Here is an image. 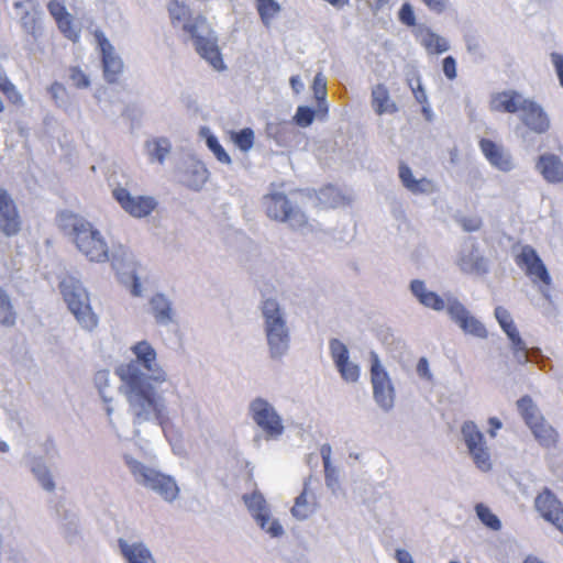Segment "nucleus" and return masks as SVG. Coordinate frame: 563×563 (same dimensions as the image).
Segmentation results:
<instances>
[{"instance_id":"nucleus-1","label":"nucleus","mask_w":563,"mask_h":563,"mask_svg":"<svg viewBox=\"0 0 563 563\" xmlns=\"http://www.w3.org/2000/svg\"><path fill=\"white\" fill-rule=\"evenodd\" d=\"M137 363L147 372L150 377H145L133 364H122L115 369L124 385V395L134 416L135 423H142L154 415L161 426L168 421L165 411V404L157 389V384L166 382V375L163 371H155L156 352L147 341H140L132 346Z\"/></svg>"},{"instance_id":"nucleus-2","label":"nucleus","mask_w":563,"mask_h":563,"mask_svg":"<svg viewBox=\"0 0 563 563\" xmlns=\"http://www.w3.org/2000/svg\"><path fill=\"white\" fill-rule=\"evenodd\" d=\"M62 220L71 229L73 241L78 251L90 262L103 263L109 260L108 244L98 229L85 218L64 212Z\"/></svg>"},{"instance_id":"nucleus-3","label":"nucleus","mask_w":563,"mask_h":563,"mask_svg":"<svg viewBox=\"0 0 563 563\" xmlns=\"http://www.w3.org/2000/svg\"><path fill=\"white\" fill-rule=\"evenodd\" d=\"M183 30L190 35L197 53L203 59L218 71L225 69V64L218 46V40L213 35L205 16H195L194 20L183 25Z\"/></svg>"},{"instance_id":"nucleus-4","label":"nucleus","mask_w":563,"mask_h":563,"mask_svg":"<svg viewBox=\"0 0 563 563\" xmlns=\"http://www.w3.org/2000/svg\"><path fill=\"white\" fill-rule=\"evenodd\" d=\"M59 289L69 310L80 325L91 331L98 324V318L92 311L87 291L80 282L71 276H66L59 283Z\"/></svg>"},{"instance_id":"nucleus-5","label":"nucleus","mask_w":563,"mask_h":563,"mask_svg":"<svg viewBox=\"0 0 563 563\" xmlns=\"http://www.w3.org/2000/svg\"><path fill=\"white\" fill-rule=\"evenodd\" d=\"M262 313L271 354L280 356L288 347L289 335L279 303L274 299L264 300Z\"/></svg>"},{"instance_id":"nucleus-6","label":"nucleus","mask_w":563,"mask_h":563,"mask_svg":"<svg viewBox=\"0 0 563 563\" xmlns=\"http://www.w3.org/2000/svg\"><path fill=\"white\" fill-rule=\"evenodd\" d=\"M264 206L267 217L275 221L288 222L295 229L308 224L306 214L299 208L292 206L287 196L282 192L266 195Z\"/></svg>"},{"instance_id":"nucleus-7","label":"nucleus","mask_w":563,"mask_h":563,"mask_svg":"<svg viewBox=\"0 0 563 563\" xmlns=\"http://www.w3.org/2000/svg\"><path fill=\"white\" fill-rule=\"evenodd\" d=\"M131 472L139 482L158 493L165 500L172 501L177 497L179 489L172 477L139 462L131 464Z\"/></svg>"},{"instance_id":"nucleus-8","label":"nucleus","mask_w":563,"mask_h":563,"mask_svg":"<svg viewBox=\"0 0 563 563\" xmlns=\"http://www.w3.org/2000/svg\"><path fill=\"white\" fill-rule=\"evenodd\" d=\"M371 383L376 402L384 410H389L394 406L395 388L387 371L375 352L371 353Z\"/></svg>"},{"instance_id":"nucleus-9","label":"nucleus","mask_w":563,"mask_h":563,"mask_svg":"<svg viewBox=\"0 0 563 563\" xmlns=\"http://www.w3.org/2000/svg\"><path fill=\"white\" fill-rule=\"evenodd\" d=\"M254 422L268 438H278L284 432L283 419L275 408L265 399L256 398L250 404Z\"/></svg>"},{"instance_id":"nucleus-10","label":"nucleus","mask_w":563,"mask_h":563,"mask_svg":"<svg viewBox=\"0 0 563 563\" xmlns=\"http://www.w3.org/2000/svg\"><path fill=\"white\" fill-rule=\"evenodd\" d=\"M462 434L475 465L484 472L492 468L489 450L484 440V434L473 421H466L462 426Z\"/></svg>"},{"instance_id":"nucleus-11","label":"nucleus","mask_w":563,"mask_h":563,"mask_svg":"<svg viewBox=\"0 0 563 563\" xmlns=\"http://www.w3.org/2000/svg\"><path fill=\"white\" fill-rule=\"evenodd\" d=\"M515 261L516 264L525 271L526 275L532 280V283L542 284L547 288L551 286V276L544 263L532 246H522Z\"/></svg>"},{"instance_id":"nucleus-12","label":"nucleus","mask_w":563,"mask_h":563,"mask_svg":"<svg viewBox=\"0 0 563 563\" xmlns=\"http://www.w3.org/2000/svg\"><path fill=\"white\" fill-rule=\"evenodd\" d=\"M243 500L252 517L263 530L274 538H278L284 533V529L278 520L271 519L266 500L262 494L254 492L251 495H244Z\"/></svg>"},{"instance_id":"nucleus-13","label":"nucleus","mask_w":563,"mask_h":563,"mask_svg":"<svg viewBox=\"0 0 563 563\" xmlns=\"http://www.w3.org/2000/svg\"><path fill=\"white\" fill-rule=\"evenodd\" d=\"M112 196L120 207L134 218H145L157 207V201L151 196H133L123 187H117Z\"/></svg>"},{"instance_id":"nucleus-14","label":"nucleus","mask_w":563,"mask_h":563,"mask_svg":"<svg viewBox=\"0 0 563 563\" xmlns=\"http://www.w3.org/2000/svg\"><path fill=\"white\" fill-rule=\"evenodd\" d=\"M22 217L10 192L0 188V234L11 238L22 230Z\"/></svg>"},{"instance_id":"nucleus-15","label":"nucleus","mask_w":563,"mask_h":563,"mask_svg":"<svg viewBox=\"0 0 563 563\" xmlns=\"http://www.w3.org/2000/svg\"><path fill=\"white\" fill-rule=\"evenodd\" d=\"M93 35L101 52L104 77L107 81L115 82L118 76L122 73L123 63L102 31L97 30Z\"/></svg>"},{"instance_id":"nucleus-16","label":"nucleus","mask_w":563,"mask_h":563,"mask_svg":"<svg viewBox=\"0 0 563 563\" xmlns=\"http://www.w3.org/2000/svg\"><path fill=\"white\" fill-rule=\"evenodd\" d=\"M329 347L333 363L341 377L345 382H356L360 377V367L350 361L346 345L338 339H332L330 340Z\"/></svg>"},{"instance_id":"nucleus-17","label":"nucleus","mask_w":563,"mask_h":563,"mask_svg":"<svg viewBox=\"0 0 563 563\" xmlns=\"http://www.w3.org/2000/svg\"><path fill=\"white\" fill-rule=\"evenodd\" d=\"M520 120L533 133L543 134L550 130L549 115L539 103L531 99H525L521 103Z\"/></svg>"},{"instance_id":"nucleus-18","label":"nucleus","mask_w":563,"mask_h":563,"mask_svg":"<svg viewBox=\"0 0 563 563\" xmlns=\"http://www.w3.org/2000/svg\"><path fill=\"white\" fill-rule=\"evenodd\" d=\"M448 312L451 319L456 322L465 332L478 338H486L487 331L485 327L457 300H453L448 306Z\"/></svg>"},{"instance_id":"nucleus-19","label":"nucleus","mask_w":563,"mask_h":563,"mask_svg":"<svg viewBox=\"0 0 563 563\" xmlns=\"http://www.w3.org/2000/svg\"><path fill=\"white\" fill-rule=\"evenodd\" d=\"M47 10L63 35L73 42H78L79 31L73 24V16L67 12L65 0H51Z\"/></svg>"},{"instance_id":"nucleus-20","label":"nucleus","mask_w":563,"mask_h":563,"mask_svg":"<svg viewBox=\"0 0 563 563\" xmlns=\"http://www.w3.org/2000/svg\"><path fill=\"white\" fill-rule=\"evenodd\" d=\"M479 148L488 163L495 168L501 172H509L512 168L511 156L494 141L485 137L481 139Z\"/></svg>"},{"instance_id":"nucleus-21","label":"nucleus","mask_w":563,"mask_h":563,"mask_svg":"<svg viewBox=\"0 0 563 563\" xmlns=\"http://www.w3.org/2000/svg\"><path fill=\"white\" fill-rule=\"evenodd\" d=\"M525 99L516 90L496 92L490 97L489 109L493 112L516 113L521 110Z\"/></svg>"},{"instance_id":"nucleus-22","label":"nucleus","mask_w":563,"mask_h":563,"mask_svg":"<svg viewBox=\"0 0 563 563\" xmlns=\"http://www.w3.org/2000/svg\"><path fill=\"white\" fill-rule=\"evenodd\" d=\"M534 507L548 522L563 510L562 501L549 489L544 488L534 499Z\"/></svg>"},{"instance_id":"nucleus-23","label":"nucleus","mask_w":563,"mask_h":563,"mask_svg":"<svg viewBox=\"0 0 563 563\" xmlns=\"http://www.w3.org/2000/svg\"><path fill=\"white\" fill-rule=\"evenodd\" d=\"M537 168L549 183L563 181V163L554 154H544L539 157Z\"/></svg>"},{"instance_id":"nucleus-24","label":"nucleus","mask_w":563,"mask_h":563,"mask_svg":"<svg viewBox=\"0 0 563 563\" xmlns=\"http://www.w3.org/2000/svg\"><path fill=\"white\" fill-rule=\"evenodd\" d=\"M412 294L418 298L419 302L424 307L433 310H443L445 307L444 300L435 292L429 291L426 285L420 279H415L410 284Z\"/></svg>"},{"instance_id":"nucleus-25","label":"nucleus","mask_w":563,"mask_h":563,"mask_svg":"<svg viewBox=\"0 0 563 563\" xmlns=\"http://www.w3.org/2000/svg\"><path fill=\"white\" fill-rule=\"evenodd\" d=\"M119 547L128 563H155L150 550L143 543L128 544L120 539Z\"/></svg>"},{"instance_id":"nucleus-26","label":"nucleus","mask_w":563,"mask_h":563,"mask_svg":"<svg viewBox=\"0 0 563 563\" xmlns=\"http://www.w3.org/2000/svg\"><path fill=\"white\" fill-rule=\"evenodd\" d=\"M372 107L379 115L395 113L398 110L396 103L390 99L388 89L383 84H378L372 89Z\"/></svg>"},{"instance_id":"nucleus-27","label":"nucleus","mask_w":563,"mask_h":563,"mask_svg":"<svg viewBox=\"0 0 563 563\" xmlns=\"http://www.w3.org/2000/svg\"><path fill=\"white\" fill-rule=\"evenodd\" d=\"M459 266L462 272L471 275H485L488 272V265L483 256H479L475 251L461 256Z\"/></svg>"},{"instance_id":"nucleus-28","label":"nucleus","mask_w":563,"mask_h":563,"mask_svg":"<svg viewBox=\"0 0 563 563\" xmlns=\"http://www.w3.org/2000/svg\"><path fill=\"white\" fill-rule=\"evenodd\" d=\"M529 428L531 429L534 438L542 446L551 448L555 446V444L558 443L556 430L552 426L547 423L544 418L539 419Z\"/></svg>"},{"instance_id":"nucleus-29","label":"nucleus","mask_w":563,"mask_h":563,"mask_svg":"<svg viewBox=\"0 0 563 563\" xmlns=\"http://www.w3.org/2000/svg\"><path fill=\"white\" fill-rule=\"evenodd\" d=\"M399 178L402 185L413 194L428 192L432 187L431 181L427 178L415 179L411 169L405 164L399 166Z\"/></svg>"},{"instance_id":"nucleus-30","label":"nucleus","mask_w":563,"mask_h":563,"mask_svg":"<svg viewBox=\"0 0 563 563\" xmlns=\"http://www.w3.org/2000/svg\"><path fill=\"white\" fill-rule=\"evenodd\" d=\"M151 310L156 322L159 324H167L173 320L172 305L169 300L161 294L152 297Z\"/></svg>"},{"instance_id":"nucleus-31","label":"nucleus","mask_w":563,"mask_h":563,"mask_svg":"<svg viewBox=\"0 0 563 563\" xmlns=\"http://www.w3.org/2000/svg\"><path fill=\"white\" fill-rule=\"evenodd\" d=\"M501 329L505 331V333L511 341L512 349L516 355L518 356L519 362L526 363L528 360L527 346L523 340L520 338L519 331L516 324L514 323V320L505 324V327H501Z\"/></svg>"},{"instance_id":"nucleus-32","label":"nucleus","mask_w":563,"mask_h":563,"mask_svg":"<svg viewBox=\"0 0 563 563\" xmlns=\"http://www.w3.org/2000/svg\"><path fill=\"white\" fill-rule=\"evenodd\" d=\"M517 407L528 427L537 422L539 419L543 418V416L537 408L536 404L533 402L532 398L528 395L521 397L517 401Z\"/></svg>"},{"instance_id":"nucleus-33","label":"nucleus","mask_w":563,"mask_h":563,"mask_svg":"<svg viewBox=\"0 0 563 563\" xmlns=\"http://www.w3.org/2000/svg\"><path fill=\"white\" fill-rule=\"evenodd\" d=\"M167 11L169 14L170 22L174 26L180 22H185V25L187 22L195 19L190 15L189 7L186 3L180 2L178 0L169 1L167 5Z\"/></svg>"},{"instance_id":"nucleus-34","label":"nucleus","mask_w":563,"mask_h":563,"mask_svg":"<svg viewBox=\"0 0 563 563\" xmlns=\"http://www.w3.org/2000/svg\"><path fill=\"white\" fill-rule=\"evenodd\" d=\"M256 9L263 24L268 26L272 20L279 13L280 5L275 0H256Z\"/></svg>"},{"instance_id":"nucleus-35","label":"nucleus","mask_w":563,"mask_h":563,"mask_svg":"<svg viewBox=\"0 0 563 563\" xmlns=\"http://www.w3.org/2000/svg\"><path fill=\"white\" fill-rule=\"evenodd\" d=\"M422 45L431 54H441L449 49L446 40L433 32H428L424 35Z\"/></svg>"},{"instance_id":"nucleus-36","label":"nucleus","mask_w":563,"mask_h":563,"mask_svg":"<svg viewBox=\"0 0 563 563\" xmlns=\"http://www.w3.org/2000/svg\"><path fill=\"white\" fill-rule=\"evenodd\" d=\"M231 139L233 143L242 151L247 152L254 145V131L251 128L242 129L239 132H232Z\"/></svg>"},{"instance_id":"nucleus-37","label":"nucleus","mask_w":563,"mask_h":563,"mask_svg":"<svg viewBox=\"0 0 563 563\" xmlns=\"http://www.w3.org/2000/svg\"><path fill=\"white\" fill-rule=\"evenodd\" d=\"M313 511V506L307 500V488L296 498L291 514L298 519H306Z\"/></svg>"},{"instance_id":"nucleus-38","label":"nucleus","mask_w":563,"mask_h":563,"mask_svg":"<svg viewBox=\"0 0 563 563\" xmlns=\"http://www.w3.org/2000/svg\"><path fill=\"white\" fill-rule=\"evenodd\" d=\"M147 150L152 158L163 163L169 153L170 145L166 139H156L147 143Z\"/></svg>"},{"instance_id":"nucleus-39","label":"nucleus","mask_w":563,"mask_h":563,"mask_svg":"<svg viewBox=\"0 0 563 563\" xmlns=\"http://www.w3.org/2000/svg\"><path fill=\"white\" fill-rule=\"evenodd\" d=\"M15 313L8 295L0 288V323L11 325L14 323Z\"/></svg>"},{"instance_id":"nucleus-40","label":"nucleus","mask_w":563,"mask_h":563,"mask_svg":"<svg viewBox=\"0 0 563 563\" xmlns=\"http://www.w3.org/2000/svg\"><path fill=\"white\" fill-rule=\"evenodd\" d=\"M475 509H476V514H477L478 518L485 526H487L488 528H490L493 530L500 529V527H501L500 520L497 518L496 515H494L490 511V509L487 506H485L483 504H478V505H476Z\"/></svg>"},{"instance_id":"nucleus-41","label":"nucleus","mask_w":563,"mask_h":563,"mask_svg":"<svg viewBox=\"0 0 563 563\" xmlns=\"http://www.w3.org/2000/svg\"><path fill=\"white\" fill-rule=\"evenodd\" d=\"M0 91L4 95L9 102L16 106L22 103V95L18 91L16 87L9 80V78L1 79Z\"/></svg>"},{"instance_id":"nucleus-42","label":"nucleus","mask_w":563,"mask_h":563,"mask_svg":"<svg viewBox=\"0 0 563 563\" xmlns=\"http://www.w3.org/2000/svg\"><path fill=\"white\" fill-rule=\"evenodd\" d=\"M68 73L74 87L77 89H85L89 87L90 80L80 67L71 66L69 67Z\"/></svg>"},{"instance_id":"nucleus-43","label":"nucleus","mask_w":563,"mask_h":563,"mask_svg":"<svg viewBox=\"0 0 563 563\" xmlns=\"http://www.w3.org/2000/svg\"><path fill=\"white\" fill-rule=\"evenodd\" d=\"M207 145L214 154L217 159L223 164H230L231 158L229 154L225 152L223 146L219 143L218 139L213 135L207 137Z\"/></svg>"},{"instance_id":"nucleus-44","label":"nucleus","mask_w":563,"mask_h":563,"mask_svg":"<svg viewBox=\"0 0 563 563\" xmlns=\"http://www.w3.org/2000/svg\"><path fill=\"white\" fill-rule=\"evenodd\" d=\"M314 119V110L309 107H299L295 114V121L299 126H308Z\"/></svg>"},{"instance_id":"nucleus-45","label":"nucleus","mask_w":563,"mask_h":563,"mask_svg":"<svg viewBox=\"0 0 563 563\" xmlns=\"http://www.w3.org/2000/svg\"><path fill=\"white\" fill-rule=\"evenodd\" d=\"M22 26L29 34L34 37L41 33V26L37 19L29 13L22 18Z\"/></svg>"},{"instance_id":"nucleus-46","label":"nucleus","mask_w":563,"mask_h":563,"mask_svg":"<svg viewBox=\"0 0 563 563\" xmlns=\"http://www.w3.org/2000/svg\"><path fill=\"white\" fill-rule=\"evenodd\" d=\"M460 225L465 232L478 231L482 228V219L477 216L463 217L459 220Z\"/></svg>"},{"instance_id":"nucleus-47","label":"nucleus","mask_w":563,"mask_h":563,"mask_svg":"<svg viewBox=\"0 0 563 563\" xmlns=\"http://www.w3.org/2000/svg\"><path fill=\"white\" fill-rule=\"evenodd\" d=\"M399 20L407 26L416 25V15L409 3H404L399 10Z\"/></svg>"},{"instance_id":"nucleus-48","label":"nucleus","mask_w":563,"mask_h":563,"mask_svg":"<svg viewBox=\"0 0 563 563\" xmlns=\"http://www.w3.org/2000/svg\"><path fill=\"white\" fill-rule=\"evenodd\" d=\"M312 88H313L316 98L318 100H324L325 99V96H327V80H325V78L321 74H318L314 77L313 87Z\"/></svg>"},{"instance_id":"nucleus-49","label":"nucleus","mask_w":563,"mask_h":563,"mask_svg":"<svg viewBox=\"0 0 563 563\" xmlns=\"http://www.w3.org/2000/svg\"><path fill=\"white\" fill-rule=\"evenodd\" d=\"M442 68L449 80H454L456 78V60L454 57L446 56L442 62Z\"/></svg>"},{"instance_id":"nucleus-50","label":"nucleus","mask_w":563,"mask_h":563,"mask_svg":"<svg viewBox=\"0 0 563 563\" xmlns=\"http://www.w3.org/2000/svg\"><path fill=\"white\" fill-rule=\"evenodd\" d=\"M331 453H332V450L329 444H323L320 448V454H321V457L323 461V467H324V473H325L327 477L330 476V473L333 471V468L331 466Z\"/></svg>"},{"instance_id":"nucleus-51","label":"nucleus","mask_w":563,"mask_h":563,"mask_svg":"<svg viewBox=\"0 0 563 563\" xmlns=\"http://www.w3.org/2000/svg\"><path fill=\"white\" fill-rule=\"evenodd\" d=\"M48 92L56 104H58V101L67 93L65 86L58 81H55L49 86Z\"/></svg>"},{"instance_id":"nucleus-52","label":"nucleus","mask_w":563,"mask_h":563,"mask_svg":"<svg viewBox=\"0 0 563 563\" xmlns=\"http://www.w3.org/2000/svg\"><path fill=\"white\" fill-rule=\"evenodd\" d=\"M36 477H37L38 482L41 483V485L43 486V488H45L46 490L54 489L55 483H54L48 471H46V470L36 471Z\"/></svg>"},{"instance_id":"nucleus-53","label":"nucleus","mask_w":563,"mask_h":563,"mask_svg":"<svg viewBox=\"0 0 563 563\" xmlns=\"http://www.w3.org/2000/svg\"><path fill=\"white\" fill-rule=\"evenodd\" d=\"M551 60L555 68L560 85L563 87V55L556 52L551 54Z\"/></svg>"},{"instance_id":"nucleus-54","label":"nucleus","mask_w":563,"mask_h":563,"mask_svg":"<svg viewBox=\"0 0 563 563\" xmlns=\"http://www.w3.org/2000/svg\"><path fill=\"white\" fill-rule=\"evenodd\" d=\"M429 10L435 12V13H442L445 11L448 7L446 0H421Z\"/></svg>"},{"instance_id":"nucleus-55","label":"nucleus","mask_w":563,"mask_h":563,"mask_svg":"<svg viewBox=\"0 0 563 563\" xmlns=\"http://www.w3.org/2000/svg\"><path fill=\"white\" fill-rule=\"evenodd\" d=\"M495 317H496L498 323L500 324V327H505V324L512 321V318H511L509 311L506 308L500 307V306L495 308Z\"/></svg>"},{"instance_id":"nucleus-56","label":"nucleus","mask_w":563,"mask_h":563,"mask_svg":"<svg viewBox=\"0 0 563 563\" xmlns=\"http://www.w3.org/2000/svg\"><path fill=\"white\" fill-rule=\"evenodd\" d=\"M417 373L419 374V376H421L423 378L431 379L432 375H431V372L429 368L428 360L426 357H421L418 361Z\"/></svg>"},{"instance_id":"nucleus-57","label":"nucleus","mask_w":563,"mask_h":563,"mask_svg":"<svg viewBox=\"0 0 563 563\" xmlns=\"http://www.w3.org/2000/svg\"><path fill=\"white\" fill-rule=\"evenodd\" d=\"M396 560L398 561V563H413L410 553L401 549L396 551Z\"/></svg>"},{"instance_id":"nucleus-58","label":"nucleus","mask_w":563,"mask_h":563,"mask_svg":"<svg viewBox=\"0 0 563 563\" xmlns=\"http://www.w3.org/2000/svg\"><path fill=\"white\" fill-rule=\"evenodd\" d=\"M488 424L490 427L489 431H488L489 435L490 437H495L496 435V431L501 428L500 420L498 418H496V417L489 418Z\"/></svg>"},{"instance_id":"nucleus-59","label":"nucleus","mask_w":563,"mask_h":563,"mask_svg":"<svg viewBox=\"0 0 563 563\" xmlns=\"http://www.w3.org/2000/svg\"><path fill=\"white\" fill-rule=\"evenodd\" d=\"M563 534V509L550 521Z\"/></svg>"},{"instance_id":"nucleus-60","label":"nucleus","mask_w":563,"mask_h":563,"mask_svg":"<svg viewBox=\"0 0 563 563\" xmlns=\"http://www.w3.org/2000/svg\"><path fill=\"white\" fill-rule=\"evenodd\" d=\"M415 98L419 103H424L427 101V96L424 93V90L422 89L421 85H418L417 89H412Z\"/></svg>"},{"instance_id":"nucleus-61","label":"nucleus","mask_w":563,"mask_h":563,"mask_svg":"<svg viewBox=\"0 0 563 563\" xmlns=\"http://www.w3.org/2000/svg\"><path fill=\"white\" fill-rule=\"evenodd\" d=\"M290 85H291V87H292L294 91H295V92H297V93H298V92L302 89V87H303V85H302V82H301V80H300L299 76H292V77L290 78Z\"/></svg>"},{"instance_id":"nucleus-62","label":"nucleus","mask_w":563,"mask_h":563,"mask_svg":"<svg viewBox=\"0 0 563 563\" xmlns=\"http://www.w3.org/2000/svg\"><path fill=\"white\" fill-rule=\"evenodd\" d=\"M132 294L134 296L141 295V284L139 282L137 277H134V279H133Z\"/></svg>"},{"instance_id":"nucleus-63","label":"nucleus","mask_w":563,"mask_h":563,"mask_svg":"<svg viewBox=\"0 0 563 563\" xmlns=\"http://www.w3.org/2000/svg\"><path fill=\"white\" fill-rule=\"evenodd\" d=\"M525 563H544V562L539 560L537 556L529 555L526 558Z\"/></svg>"},{"instance_id":"nucleus-64","label":"nucleus","mask_w":563,"mask_h":563,"mask_svg":"<svg viewBox=\"0 0 563 563\" xmlns=\"http://www.w3.org/2000/svg\"><path fill=\"white\" fill-rule=\"evenodd\" d=\"M9 446L5 442L0 441V452H8Z\"/></svg>"}]
</instances>
